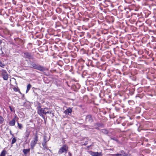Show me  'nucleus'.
<instances>
[{"instance_id": "c9c22d12", "label": "nucleus", "mask_w": 156, "mask_h": 156, "mask_svg": "<svg viewBox=\"0 0 156 156\" xmlns=\"http://www.w3.org/2000/svg\"><path fill=\"white\" fill-rule=\"evenodd\" d=\"M111 139H112V140H116V141H117V140H115V139L114 138H111Z\"/></svg>"}, {"instance_id": "1a4fd4ad", "label": "nucleus", "mask_w": 156, "mask_h": 156, "mask_svg": "<svg viewBox=\"0 0 156 156\" xmlns=\"http://www.w3.org/2000/svg\"><path fill=\"white\" fill-rule=\"evenodd\" d=\"M102 5L105 7H108L110 5H112V3L111 1L108 0H105L103 2Z\"/></svg>"}, {"instance_id": "412c9836", "label": "nucleus", "mask_w": 156, "mask_h": 156, "mask_svg": "<svg viewBox=\"0 0 156 156\" xmlns=\"http://www.w3.org/2000/svg\"><path fill=\"white\" fill-rule=\"evenodd\" d=\"M31 85L30 84H29L27 85V88L26 90V93H27L28 91L30 90V88H31Z\"/></svg>"}, {"instance_id": "6e6552de", "label": "nucleus", "mask_w": 156, "mask_h": 156, "mask_svg": "<svg viewBox=\"0 0 156 156\" xmlns=\"http://www.w3.org/2000/svg\"><path fill=\"white\" fill-rule=\"evenodd\" d=\"M18 118L17 116H15L14 118L11 120L9 121V124L10 126H14L16 123V119Z\"/></svg>"}, {"instance_id": "4be33fe9", "label": "nucleus", "mask_w": 156, "mask_h": 156, "mask_svg": "<svg viewBox=\"0 0 156 156\" xmlns=\"http://www.w3.org/2000/svg\"><path fill=\"white\" fill-rule=\"evenodd\" d=\"M102 133L104 134H107L108 133V131L106 129H102L101 131Z\"/></svg>"}, {"instance_id": "9b49d317", "label": "nucleus", "mask_w": 156, "mask_h": 156, "mask_svg": "<svg viewBox=\"0 0 156 156\" xmlns=\"http://www.w3.org/2000/svg\"><path fill=\"white\" fill-rule=\"evenodd\" d=\"M90 154L93 156H102L101 152L98 153V152L91 151Z\"/></svg>"}, {"instance_id": "f704fd0d", "label": "nucleus", "mask_w": 156, "mask_h": 156, "mask_svg": "<svg viewBox=\"0 0 156 156\" xmlns=\"http://www.w3.org/2000/svg\"><path fill=\"white\" fill-rule=\"evenodd\" d=\"M2 41L1 40H0V45L2 44Z\"/></svg>"}, {"instance_id": "2eb2a0df", "label": "nucleus", "mask_w": 156, "mask_h": 156, "mask_svg": "<svg viewBox=\"0 0 156 156\" xmlns=\"http://www.w3.org/2000/svg\"><path fill=\"white\" fill-rule=\"evenodd\" d=\"M94 125L95 127V129H99V127L100 126H102V124L99 123H96L94 124Z\"/></svg>"}, {"instance_id": "c85d7f7f", "label": "nucleus", "mask_w": 156, "mask_h": 156, "mask_svg": "<svg viewBox=\"0 0 156 156\" xmlns=\"http://www.w3.org/2000/svg\"><path fill=\"white\" fill-rule=\"evenodd\" d=\"M54 47L55 48V50H57L58 51V48L56 47V45H55L54 46Z\"/></svg>"}, {"instance_id": "c756f323", "label": "nucleus", "mask_w": 156, "mask_h": 156, "mask_svg": "<svg viewBox=\"0 0 156 156\" xmlns=\"http://www.w3.org/2000/svg\"><path fill=\"white\" fill-rule=\"evenodd\" d=\"M68 156H72V153L70 152H69L68 153Z\"/></svg>"}, {"instance_id": "393cba45", "label": "nucleus", "mask_w": 156, "mask_h": 156, "mask_svg": "<svg viewBox=\"0 0 156 156\" xmlns=\"http://www.w3.org/2000/svg\"><path fill=\"white\" fill-rule=\"evenodd\" d=\"M4 121L3 118L0 115V124H2Z\"/></svg>"}, {"instance_id": "4c0bfd02", "label": "nucleus", "mask_w": 156, "mask_h": 156, "mask_svg": "<svg viewBox=\"0 0 156 156\" xmlns=\"http://www.w3.org/2000/svg\"><path fill=\"white\" fill-rule=\"evenodd\" d=\"M126 13H127L128 12V11H126Z\"/></svg>"}, {"instance_id": "ea45409f", "label": "nucleus", "mask_w": 156, "mask_h": 156, "mask_svg": "<svg viewBox=\"0 0 156 156\" xmlns=\"http://www.w3.org/2000/svg\"><path fill=\"white\" fill-rule=\"evenodd\" d=\"M136 20H134V21H135Z\"/></svg>"}, {"instance_id": "6ab92c4d", "label": "nucleus", "mask_w": 156, "mask_h": 156, "mask_svg": "<svg viewBox=\"0 0 156 156\" xmlns=\"http://www.w3.org/2000/svg\"><path fill=\"white\" fill-rule=\"evenodd\" d=\"M17 140L15 137H13L12 140L11 146H12V144L15 143L16 141Z\"/></svg>"}, {"instance_id": "a211bd4d", "label": "nucleus", "mask_w": 156, "mask_h": 156, "mask_svg": "<svg viewBox=\"0 0 156 156\" xmlns=\"http://www.w3.org/2000/svg\"><path fill=\"white\" fill-rule=\"evenodd\" d=\"M7 153V151L5 150L2 151L0 154V156H5Z\"/></svg>"}, {"instance_id": "4468645a", "label": "nucleus", "mask_w": 156, "mask_h": 156, "mask_svg": "<svg viewBox=\"0 0 156 156\" xmlns=\"http://www.w3.org/2000/svg\"><path fill=\"white\" fill-rule=\"evenodd\" d=\"M47 142H46V141L45 142H43L42 143V145L43 147V149L45 150L46 149L47 150H49V151H50V150L48 148V147L47 145Z\"/></svg>"}, {"instance_id": "5701e85b", "label": "nucleus", "mask_w": 156, "mask_h": 156, "mask_svg": "<svg viewBox=\"0 0 156 156\" xmlns=\"http://www.w3.org/2000/svg\"><path fill=\"white\" fill-rule=\"evenodd\" d=\"M17 123L19 129H22L23 127L22 124L19 123L18 122H17Z\"/></svg>"}, {"instance_id": "f257e3e1", "label": "nucleus", "mask_w": 156, "mask_h": 156, "mask_svg": "<svg viewBox=\"0 0 156 156\" xmlns=\"http://www.w3.org/2000/svg\"><path fill=\"white\" fill-rule=\"evenodd\" d=\"M37 113L40 116L44 118V115H46L47 114H51L49 111V108L47 107L41 108V105L37 107Z\"/></svg>"}, {"instance_id": "72a5a7b5", "label": "nucleus", "mask_w": 156, "mask_h": 156, "mask_svg": "<svg viewBox=\"0 0 156 156\" xmlns=\"http://www.w3.org/2000/svg\"><path fill=\"white\" fill-rule=\"evenodd\" d=\"M120 154H114V155L115 156H119L120 155Z\"/></svg>"}, {"instance_id": "cd10ccee", "label": "nucleus", "mask_w": 156, "mask_h": 156, "mask_svg": "<svg viewBox=\"0 0 156 156\" xmlns=\"http://www.w3.org/2000/svg\"><path fill=\"white\" fill-rule=\"evenodd\" d=\"M12 3L13 4L16 5V2L15 0H12Z\"/></svg>"}, {"instance_id": "b1692460", "label": "nucleus", "mask_w": 156, "mask_h": 156, "mask_svg": "<svg viewBox=\"0 0 156 156\" xmlns=\"http://www.w3.org/2000/svg\"><path fill=\"white\" fill-rule=\"evenodd\" d=\"M13 90L15 92L18 91L21 94L20 90L18 89V87H14L13 88Z\"/></svg>"}, {"instance_id": "f03ea898", "label": "nucleus", "mask_w": 156, "mask_h": 156, "mask_svg": "<svg viewBox=\"0 0 156 156\" xmlns=\"http://www.w3.org/2000/svg\"><path fill=\"white\" fill-rule=\"evenodd\" d=\"M31 66L30 67L35 69L41 71L43 72L48 70V69L44 67L39 65L37 64L32 62L30 63Z\"/></svg>"}, {"instance_id": "f8f14e48", "label": "nucleus", "mask_w": 156, "mask_h": 156, "mask_svg": "<svg viewBox=\"0 0 156 156\" xmlns=\"http://www.w3.org/2000/svg\"><path fill=\"white\" fill-rule=\"evenodd\" d=\"M31 133V131H27V130H26V132H25V135L24 136V138L26 139V140H27L28 137H29L30 135V134Z\"/></svg>"}, {"instance_id": "39448f33", "label": "nucleus", "mask_w": 156, "mask_h": 156, "mask_svg": "<svg viewBox=\"0 0 156 156\" xmlns=\"http://www.w3.org/2000/svg\"><path fill=\"white\" fill-rule=\"evenodd\" d=\"M68 150V147L66 145L64 144L59 149L58 151V154H61L64 153H66Z\"/></svg>"}, {"instance_id": "20e7f679", "label": "nucleus", "mask_w": 156, "mask_h": 156, "mask_svg": "<svg viewBox=\"0 0 156 156\" xmlns=\"http://www.w3.org/2000/svg\"><path fill=\"white\" fill-rule=\"evenodd\" d=\"M22 56L26 59V61L30 60V59H33L34 57L31 55L30 52L25 51L22 52Z\"/></svg>"}, {"instance_id": "a878e982", "label": "nucleus", "mask_w": 156, "mask_h": 156, "mask_svg": "<svg viewBox=\"0 0 156 156\" xmlns=\"http://www.w3.org/2000/svg\"><path fill=\"white\" fill-rule=\"evenodd\" d=\"M46 138H47V136H44V140H43V142H47L48 141H49V139H46Z\"/></svg>"}, {"instance_id": "9d476101", "label": "nucleus", "mask_w": 156, "mask_h": 156, "mask_svg": "<svg viewBox=\"0 0 156 156\" xmlns=\"http://www.w3.org/2000/svg\"><path fill=\"white\" fill-rule=\"evenodd\" d=\"M86 121L90 123H91L94 121L92 116L90 115H87L86 117Z\"/></svg>"}, {"instance_id": "bb28decb", "label": "nucleus", "mask_w": 156, "mask_h": 156, "mask_svg": "<svg viewBox=\"0 0 156 156\" xmlns=\"http://www.w3.org/2000/svg\"><path fill=\"white\" fill-rule=\"evenodd\" d=\"M5 65L2 63V62L0 61V66L2 68H4L5 66Z\"/></svg>"}, {"instance_id": "aec40b11", "label": "nucleus", "mask_w": 156, "mask_h": 156, "mask_svg": "<svg viewBox=\"0 0 156 156\" xmlns=\"http://www.w3.org/2000/svg\"><path fill=\"white\" fill-rule=\"evenodd\" d=\"M56 12L58 13H60L62 12V9L58 7L56 9Z\"/></svg>"}, {"instance_id": "7ed1b4c3", "label": "nucleus", "mask_w": 156, "mask_h": 156, "mask_svg": "<svg viewBox=\"0 0 156 156\" xmlns=\"http://www.w3.org/2000/svg\"><path fill=\"white\" fill-rule=\"evenodd\" d=\"M38 140V136L37 132L34 135L33 140L31 141L30 144V148L31 149H33L36 145L37 144Z\"/></svg>"}, {"instance_id": "e433bc0d", "label": "nucleus", "mask_w": 156, "mask_h": 156, "mask_svg": "<svg viewBox=\"0 0 156 156\" xmlns=\"http://www.w3.org/2000/svg\"><path fill=\"white\" fill-rule=\"evenodd\" d=\"M137 109H140V108H137Z\"/></svg>"}, {"instance_id": "2f4dec72", "label": "nucleus", "mask_w": 156, "mask_h": 156, "mask_svg": "<svg viewBox=\"0 0 156 156\" xmlns=\"http://www.w3.org/2000/svg\"><path fill=\"white\" fill-rule=\"evenodd\" d=\"M9 109H10V111H11V112H12V111H13V110H12V108L11 106H9Z\"/></svg>"}, {"instance_id": "7c9ffc66", "label": "nucleus", "mask_w": 156, "mask_h": 156, "mask_svg": "<svg viewBox=\"0 0 156 156\" xmlns=\"http://www.w3.org/2000/svg\"><path fill=\"white\" fill-rule=\"evenodd\" d=\"M133 101L132 100H129L128 101V103L130 104V103H133Z\"/></svg>"}, {"instance_id": "58836bf2", "label": "nucleus", "mask_w": 156, "mask_h": 156, "mask_svg": "<svg viewBox=\"0 0 156 156\" xmlns=\"http://www.w3.org/2000/svg\"><path fill=\"white\" fill-rule=\"evenodd\" d=\"M8 156H12V155H9Z\"/></svg>"}, {"instance_id": "0eeeda50", "label": "nucleus", "mask_w": 156, "mask_h": 156, "mask_svg": "<svg viewBox=\"0 0 156 156\" xmlns=\"http://www.w3.org/2000/svg\"><path fill=\"white\" fill-rule=\"evenodd\" d=\"M14 41L15 43L18 45H22L23 44L24 42L23 40L19 37H16L14 39Z\"/></svg>"}, {"instance_id": "f3484780", "label": "nucleus", "mask_w": 156, "mask_h": 156, "mask_svg": "<svg viewBox=\"0 0 156 156\" xmlns=\"http://www.w3.org/2000/svg\"><path fill=\"white\" fill-rule=\"evenodd\" d=\"M30 148L28 149H24L23 150V151L24 154L26 155L30 152Z\"/></svg>"}, {"instance_id": "ddd939ff", "label": "nucleus", "mask_w": 156, "mask_h": 156, "mask_svg": "<svg viewBox=\"0 0 156 156\" xmlns=\"http://www.w3.org/2000/svg\"><path fill=\"white\" fill-rule=\"evenodd\" d=\"M72 112V108H69L64 112V113L66 115H69V113H71Z\"/></svg>"}, {"instance_id": "423d86ee", "label": "nucleus", "mask_w": 156, "mask_h": 156, "mask_svg": "<svg viewBox=\"0 0 156 156\" xmlns=\"http://www.w3.org/2000/svg\"><path fill=\"white\" fill-rule=\"evenodd\" d=\"M1 76L5 80H7L9 78V75L6 70L2 69L1 71Z\"/></svg>"}, {"instance_id": "473e14b6", "label": "nucleus", "mask_w": 156, "mask_h": 156, "mask_svg": "<svg viewBox=\"0 0 156 156\" xmlns=\"http://www.w3.org/2000/svg\"><path fill=\"white\" fill-rule=\"evenodd\" d=\"M10 135H11L12 136H14V134L12 133V131L10 130Z\"/></svg>"}, {"instance_id": "dca6fc26", "label": "nucleus", "mask_w": 156, "mask_h": 156, "mask_svg": "<svg viewBox=\"0 0 156 156\" xmlns=\"http://www.w3.org/2000/svg\"><path fill=\"white\" fill-rule=\"evenodd\" d=\"M120 156H126L127 154L123 150H121L120 151Z\"/></svg>"}]
</instances>
